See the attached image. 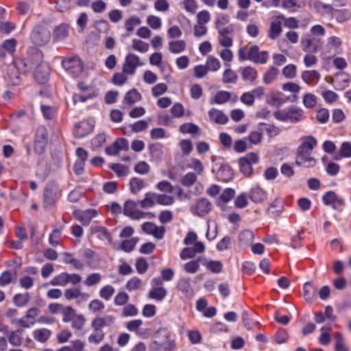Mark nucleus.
<instances>
[{
	"label": "nucleus",
	"instance_id": "obj_1",
	"mask_svg": "<svg viewBox=\"0 0 351 351\" xmlns=\"http://www.w3.org/2000/svg\"><path fill=\"white\" fill-rule=\"evenodd\" d=\"M43 54L40 51H36L32 58L27 60H21L16 62V66L23 72L26 73L34 70L35 80L38 84H45L49 77L50 69L49 64L42 60Z\"/></svg>",
	"mask_w": 351,
	"mask_h": 351
},
{
	"label": "nucleus",
	"instance_id": "obj_2",
	"mask_svg": "<svg viewBox=\"0 0 351 351\" xmlns=\"http://www.w3.org/2000/svg\"><path fill=\"white\" fill-rule=\"evenodd\" d=\"M274 117L280 121H289L296 123L304 119V110L298 107L291 106L289 108L279 110L274 113Z\"/></svg>",
	"mask_w": 351,
	"mask_h": 351
},
{
	"label": "nucleus",
	"instance_id": "obj_3",
	"mask_svg": "<svg viewBox=\"0 0 351 351\" xmlns=\"http://www.w3.org/2000/svg\"><path fill=\"white\" fill-rule=\"evenodd\" d=\"M51 35L47 25L44 23L36 24L30 34L32 42L38 46H43L47 44Z\"/></svg>",
	"mask_w": 351,
	"mask_h": 351
},
{
	"label": "nucleus",
	"instance_id": "obj_4",
	"mask_svg": "<svg viewBox=\"0 0 351 351\" xmlns=\"http://www.w3.org/2000/svg\"><path fill=\"white\" fill-rule=\"evenodd\" d=\"M323 44V38L310 33L304 34L301 38V47L303 51L311 53L317 52Z\"/></svg>",
	"mask_w": 351,
	"mask_h": 351
},
{
	"label": "nucleus",
	"instance_id": "obj_5",
	"mask_svg": "<svg viewBox=\"0 0 351 351\" xmlns=\"http://www.w3.org/2000/svg\"><path fill=\"white\" fill-rule=\"evenodd\" d=\"M49 134L47 128L40 125L38 127L35 134L34 152L37 154H42L45 152L48 144Z\"/></svg>",
	"mask_w": 351,
	"mask_h": 351
},
{
	"label": "nucleus",
	"instance_id": "obj_6",
	"mask_svg": "<svg viewBox=\"0 0 351 351\" xmlns=\"http://www.w3.org/2000/svg\"><path fill=\"white\" fill-rule=\"evenodd\" d=\"M62 66L73 77L78 76L83 71V64L77 56L64 58L62 61Z\"/></svg>",
	"mask_w": 351,
	"mask_h": 351
},
{
	"label": "nucleus",
	"instance_id": "obj_7",
	"mask_svg": "<svg viewBox=\"0 0 351 351\" xmlns=\"http://www.w3.org/2000/svg\"><path fill=\"white\" fill-rule=\"evenodd\" d=\"M58 194V186L54 183L48 184L43 195V205L45 208L51 209L55 205Z\"/></svg>",
	"mask_w": 351,
	"mask_h": 351
},
{
	"label": "nucleus",
	"instance_id": "obj_8",
	"mask_svg": "<svg viewBox=\"0 0 351 351\" xmlns=\"http://www.w3.org/2000/svg\"><path fill=\"white\" fill-rule=\"evenodd\" d=\"M212 204L210 201L204 197L199 198L195 204L190 206V212L193 215L203 217L211 210Z\"/></svg>",
	"mask_w": 351,
	"mask_h": 351
},
{
	"label": "nucleus",
	"instance_id": "obj_9",
	"mask_svg": "<svg viewBox=\"0 0 351 351\" xmlns=\"http://www.w3.org/2000/svg\"><path fill=\"white\" fill-rule=\"evenodd\" d=\"M138 205H139L138 201H126L123 205V214L134 220H139L141 218H144L145 213L136 208Z\"/></svg>",
	"mask_w": 351,
	"mask_h": 351
},
{
	"label": "nucleus",
	"instance_id": "obj_10",
	"mask_svg": "<svg viewBox=\"0 0 351 351\" xmlns=\"http://www.w3.org/2000/svg\"><path fill=\"white\" fill-rule=\"evenodd\" d=\"M144 64L141 62L139 57L134 53H128L125 58L123 65V71L129 75H134L136 69Z\"/></svg>",
	"mask_w": 351,
	"mask_h": 351
},
{
	"label": "nucleus",
	"instance_id": "obj_11",
	"mask_svg": "<svg viewBox=\"0 0 351 351\" xmlns=\"http://www.w3.org/2000/svg\"><path fill=\"white\" fill-rule=\"evenodd\" d=\"M269 56L267 51H259L258 45H253L250 47L249 60L256 64H265L267 62Z\"/></svg>",
	"mask_w": 351,
	"mask_h": 351
},
{
	"label": "nucleus",
	"instance_id": "obj_12",
	"mask_svg": "<svg viewBox=\"0 0 351 351\" xmlns=\"http://www.w3.org/2000/svg\"><path fill=\"white\" fill-rule=\"evenodd\" d=\"M295 165L304 167H313L316 165V160L311 156V154L296 151Z\"/></svg>",
	"mask_w": 351,
	"mask_h": 351
},
{
	"label": "nucleus",
	"instance_id": "obj_13",
	"mask_svg": "<svg viewBox=\"0 0 351 351\" xmlns=\"http://www.w3.org/2000/svg\"><path fill=\"white\" fill-rule=\"evenodd\" d=\"M302 143L297 148V152L312 154L313 149L317 146L316 138L311 136H304L301 138Z\"/></svg>",
	"mask_w": 351,
	"mask_h": 351
},
{
	"label": "nucleus",
	"instance_id": "obj_14",
	"mask_svg": "<svg viewBox=\"0 0 351 351\" xmlns=\"http://www.w3.org/2000/svg\"><path fill=\"white\" fill-rule=\"evenodd\" d=\"M114 320L115 317L113 315L97 317L92 321L91 327L94 330H102L104 327L110 326Z\"/></svg>",
	"mask_w": 351,
	"mask_h": 351
},
{
	"label": "nucleus",
	"instance_id": "obj_15",
	"mask_svg": "<svg viewBox=\"0 0 351 351\" xmlns=\"http://www.w3.org/2000/svg\"><path fill=\"white\" fill-rule=\"evenodd\" d=\"M93 128L94 125L91 122L83 121L75 126L73 132L76 138H82L90 134Z\"/></svg>",
	"mask_w": 351,
	"mask_h": 351
},
{
	"label": "nucleus",
	"instance_id": "obj_16",
	"mask_svg": "<svg viewBox=\"0 0 351 351\" xmlns=\"http://www.w3.org/2000/svg\"><path fill=\"white\" fill-rule=\"evenodd\" d=\"M64 295L66 300H72L76 299L78 303H80L82 301H86L88 298L87 293H82L80 288L76 287L66 289Z\"/></svg>",
	"mask_w": 351,
	"mask_h": 351
},
{
	"label": "nucleus",
	"instance_id": "obj_17",
	"mask_svg": "<svg viewBox=\"0 0 351 351\" xmlns=\"http://www.w3.org/2000/svg\"><path fill=\"white\" fill-rule=\"evenodd\" d=\"M208 114L210 121L217 124L225 125L228 121V116L218 109L211 108Z\"/></svg>",
	"mask_w": 351,
	"mask_h": 351
},
{
	"label": "nucleus",
	"instance_id": "obj_18",
	"mask_svg": "<svg viewBox=\"0 0 351 351\" xmlns=\"http://www.w3.org/2000/svg\"><path fill=\"white\" fill-rule=\"evenodd\" d=\"M322 200L325 205H332L334 209H336L337 206L343 204V200L341 198H339L336 193L332 191L324 193L322 197Z\"/></svg>",
	"mask_w": 351,
	"mask_h": 351
},
{
	"label": "nucleus",
	"instance_id": "obj_19",
	"mask_svg": "<svg viewBox=\"0 0 351 351\" xmlns=\"http://www.w3.org/2000/svg\"><path fill=\"white\" fill-rule=\"evenodd\" d=\"M249 197L254 203H261L267 199V193L259 186H256L251 189Z\"/></svg>",
	"mask_w": 351,
	"mask_h": 351
},
{
	"label": "nucleus",
	"instance_id": "obj_20",
	"mask_svg": "<svg viewBox=\"0 0 351 351\" xmlns=\"http://www.w3.org/2000/svg\"><path fill=\"white\" fill-rule=\"evenodd\" d=\"M304 297L308 302H313L317 297V287L311 282H305L303 286Z\"/></svg>",
	"mask_w": 351,
	"mask_h": 351
},
{
	"label": "nucleus",
	"instance_id": "obj_21",
	"mask_svg": "<svg viewBox=\"0 0 351 351\" xmlns=\"http://www.w3.org/2000/svg\"><path fill=\"white\" fill-rule=\"evenodd\" d=\"M201 263L204 265L208 270L214 273L219 274L222 271L223 265L219 261H208L204 257H200Z\"/></svg>",
	"mask_w": 351,
	"mask_h": 351
},
{
	"label": "nucleus",
	"instance_id": "obj_22",
	"mask_svg": "<svg viewBox=\"0 0 351 351\" xmlns=\"http://www.w3.org/2000/svg\"><path fill=\"white\" fill-rule=\"evenodd\" d=\"M69 26L66 24H60L53 30V38L54 42H60L66 39L69 36Z\"/></svg>",
	"mask_w": 351,
	"mask_h": 351
},
{
	"label": "nucleus",
	"instance_id": "obj_23",
	"mask_svg": "<svg viewBox=\"0 0 351 351\" xmlns=\"http://www.w3.org/2000/svg\"><path fill=\"white\" fill-rule=\"evenodd\" d=\"M254 232L250 230H245L240 232L239 235V243L241 247H245L251 245L254 241Z\"/></svg>",
	"mask_w": 351,
	"mask_h": 351
},
{
	"label": "nucleus",
	"instance_id": "obj_24",
	"mask_svg": "<svg viewBox=\"0 0 351 351\" xmlns=\"http://www.w3.org/2000/svg\"><path fill=\"white\" fill-rule=\"evenodd\" d=\"M217 176L220 180L228 182L233 177V170L228 165H221L217 171Z\"/></svg>",
	"mask_w": 351,
	"mask_h": 351
},
{
	"label": "nucleus",
	"instance_id": "obj_25",
	"mask_svg": "<svg viewBox=\"0 0 351 351\" xmlns=\"http://www.w3.org/2000/svg\"><path fill=\"white\" fill-rule=\"evenodd\" d=\"M142 208H149L152 207L156 202V193L147 192L145 194L143 199L138 201Z\"/></svg>",
	"mask_w": 351,
	"mask_h": 351
},
{
	"label": "nucleus",
	"instance_id": "obj_26",
	"mask_svg": "<svg viewBox=\"0 0 351 351\" xmlns=\"http://www.w3.org/2000/svg\"><path fill=\"white\" fill-rule=\"evenodd\" d=\"M167 294V291L163 287H152L148 293L150 298L160 302L165 299Z\"/></svg>",
	"mask_w": 351,
	"mask_h": 351
},
{
	"label": "nucleus",
	"instance_id": "obj_27",
	"mask_svg": "<svg viewBox=\"0 0 351 351\" xmlns=\"http://www.w3.org/2000/svg\"><path fill=\"white\" fill-rule=\"evenodd\" d=\"M141 97V95L136 89H131L126 93L123 101V104L128 106L132 105L140 100Z\"/></svg>",
	"mask_w": 351,
	"mask_h": 351
},
{
	"label": "nucleus",
	"instance_id": "obj_28",
	"mask_svg": "<svg viewBox=\"0 0 351 351\" xmlns=\"http://www.w3.org/2000/svg\"><path fill=\"white\" fill-rule=\"evenodd\" d=\"M178 289L185 295H191L192 293V289L190 284V278L188 277L180 278L178 282Z\"/></svg>",
	"mask_w": 351,
	"mask_h": 351
},
{
	"label": "nucleus",
	"instance_id": "obj_29",
	"mask_svg": "<svg viewBox=\"0 0 351 351\" xmlns=\"http://www.w3.org/2000/svg\"><path fill=\"white\" fill-rule=\"evenodd\" d=\"M282 23L280 21H272L268 32V36L272 40L276 39L282 32Z\"/></svg>",
	"mask_w": 351,
	"mask_h": 351
},
{
	"label": "nucleus",
	"instance_id": "obj_30",
	"mask_svg": "<svg viewBox=\"0 0 351 351\" xmlns=\"http://www.w3.org/2000/svg\"><path fill=\"white\" fill-rule=\"evenodd\" d=\"M258 76L256 70L252 66H246L242 69L241 77L245 82H252Z\"/></svg>",
	"mask_w": 351,
	"mask_h": 351
},
{
	"label": "nucleus",
	"instance_id": "obj_31",
	"mask_svg": "<svg viewBox=\"0 0 351 351\" xmlns=\"http://www.w3.org/2000/svg\"><path fill=\"white\" fill-rule=\"evenodd\" d=\"M333 18L339 23H343L348 20L351 16V13L348 10H332V12L330 14Z\"/></svg>",
	"mask_w": 351,
	"mask_h": 351
},
{
	"label": "nucleus",
	"instance_id": "obj_32",
	"mask_svg": "<svg viewBox=\"0 0 351 351\" xmlns=\"http://www.w3.org/2000/svg\"><path fill=\"white\" fill-rule=\"evenodd\" d=\"M186 46V42L183 40L169 42V50L171 53H180L184 51Z\"/></svg>",
	"mask_w": 351,
	"mask_h": 351
},
{
	"label": "nucleus",
	"instance_id": "obj_33",
	"mask_svg": "<svg viewBox=\"0 0 351 351\" xmlns=\"http://www.w3.org/2000/svg\"><path fill=\"white\" fill-rule=\"evenodd\" d=\"M51 331L47 328L35 330L33 332L34 338L40 343L46 342L51 336Z\"/></svg>",
	"mask_w": 351,
	"mask_h": 351
},
{
	"label": "nucleus",
	"instance_id": "obj_34",
	"mask_svg": "<svg viewBox=\"0 0 351 351\" xmlns=\"http://www.w3.org/2000/svg\"><path fill=\"white\" fill-rule=\"evenodd\" d=\"M228 68L223 73L222 80L225 84H236L238 77L236 73L230 68L229 64H226Z\"/></svg>",
	"mask_w": 351,
	"mask_h": 351
},
{
	"label": "nucleus",
	"instance_id": "obj_35",
	"mask_svg": "<svg viewBox=\"0 0 351 351\" xmlns=\"http://www.w3.org/2000/svg\"><path fill=\"white\" fill-rule=\"evenodd\" d=\"M278 73L279 71L277 68L270 66L263 75V82L267 85L271 84L277 78Z\"/></svg>",
	"mask_w": 351,
	"mask_h": 351
},
{
	"label": "nucleus",
	"instance_id": "obj_36",
	"mask_svg": "<svg viewBox=\"0 0 351 351\" xmlns=\"http://www.w3.org/2000/svg\"><path fill=\"white\" fill-rule=\"evenodd\" d=\"M68 284V273L62 272L58 275L55 276L49 285L52 286L64 287Z\"/></svg>",
	"mask_w": 351,
	"mask_h": 351
},
{
	"label": "nucleus",
	"instance_id": "obj_37",
	"mask_svg": "<svg viewBox=\"0 0 351 351\" xmlns=\"http://www.w3.org/2000/svg\"><path fill=\"white\" fill-rule=\"evenodd\" d=\"M302 78L307 84H311L320 78V74L315 70L304 71L302 73Z\"/></svg>",
	"mask_w": 351,
	"mask_h": 351
},
{
	"label": "nucleus",
	"instance_id": "obj_38",
	"mask_svg": "<svg viewBox=\"0 0 351 351\" xmlns=\"http://www.w3.org/2000/svg\"><path fill=\"white\" fill-rule=\"evenodd\" d=\"M94 232L98 233L97 237L100 240H107L109 244L112 242V238L110 233L104 226H95L93 228Z\"/></svg>",
	"mask_w": 351,
	"mask_h": 351
},
{
	"label": "nucleus",
	"instance_id": "obj_39",
	"mask_svg": "<svg viewBox=\"0 0 351 351\" xmlns=\"http://www.w3.org/2000/svg\"><path fill=\"white\" fill-rule=\"evenodd\" d=\"M30 300V295L28 292L25 293H16L13 297V302L15 306L21 307L25 306Z\"/></svg>",
	"mask_w": 351,
	"mask_h": 351
},
{
	"label": "nucleus",
	"instance_id": "obj_40",
	"mask_svg": "<svg viewBox=\"0 0 351 351\" xmlns=\"http://www.w3.org/2000/svg\"><path fill=\"white\" fill-rule=\"evenodd\" d=\"M130 191L136 194L145 187L144 180L140 178H132L130 182Z\"/></svg>",
	"mask_w": 351,
	"mask_h": 351
},
{
	"label": "nucleus",
	"instance_id": "obj_41",
	"mask_svg": "<svg viewBox=\"0 0 351 351\" xmlns=\"http://www.w3.org/2000/svg\"><path fill=\"white\" fill-rule=\"evenodd\" d=\"M315 9L322 14L330 15L332 12L333 8L330 4H326L319 1H316L313 3Z\"/></svg>",
	"mask_w": 351,
	"mask_h": 351
},
{
	"label": "nucleus",
	"instance_id": "obj_42",
	"mask_svg": "<svg viewBox=\"0 0 351 351\" xmlns=\"http://www.w3.org/2000/svg\"><path fill=\"white\" fill-rule=\"evenodd\" d=\"M197 174L194 172H189L184 175L180 180L183 186L190 187L197 182Z\"/></svg>",
	"mask_w": 351,
	"mask_h": 351
},
{
	"label": "nucleus",
	"instance_id": "obj_43",
	"mask_svg": "<svg viewBox=\"0 0 351 351\" xmlns=\"http://www.w3.org/2000/svg\"><path fill=\"white\" fill-rule=\"evenodd\" d=\"M199 256L197 259L192 260L186 263L184 265V269L186 272L189 274L196 273L199 268V263H201Z\"/></svg>",
	"mask_w": 351,
	"mask_h": 351
},
{
	"label": "nucleus",
	"instance_id": "obj_44",
	"mask_svg": "<svg viewBox=\"0 0 351 351\" xmlns=\"http://www.w3.org/2000/svg\"><path fill=\"white\" fill-rule=\"evenodd\" d=\"M71 322V326L75 330H82L86 324V318L82 314H76Z\"/></svg>",
	"mask_w": 351,
	"mask_h": 351
},
{
	"label": "nucleus",
	"instance_id": "obj_45",
	"mask_svg": "<svg viewBox=\"0 0 351 351\" xmlns=\"http://www.w3.org/2000/svg\"><path fill=\"white\" fill-rule=\"evenodd\" d=\"M230 98V93L228 91H218L214 98V101H210V104H223L227 102Z\"/></svg>",
	"mask_w": 351,
	"mask_h": 351
},
{
	"label": "nucleus",
	"instance_id": "obj_46",
	"mask_svg": "<svg viewBox=\"0 0 351 351\" xmlns=\"http://www.w3.org/2000/svg\"><path fill=\"white\" fill-rule=\"evenodd\" d=\"M206 66L208 71H217L221 67V63L218 58L209 56L207 58Z\"/></svg>",
	"mask_w": 351,
	"mask_h": 351
},
{
	"label": "nucleus",
	"instance_id": "obj_47",
	"mask_svg": "<svg viewBox=\"0 0 351 351\" xmlns=\"http://www.w3.org/2000/svg\"><path fill=\"white\" fill-rule=\"evenodd\" d=\"M149 152L152 158L160 159L163 156L162 146L160 143L150 145Z\"/></svg>",
	"mask_w": 351,
	"mask_h": 351
},
{
	"label": "nucleus",
	"instance_id": "obj_48",
	"mask_svg": "<svg viewBox=\"0 0 351 351\" xmlns=\"http://www.w3.org/2000/svg\"><path fill=\"white\" fill-rule=\"evenodd\" d=\"M110 167L112 169L119 178H124L128 173V168L119 163H112Z\"/></svg>",
	"mask_w": 351,
	"mask_h": 351
},
{
	"label": "nucleus",
	"instance_id": "obj_49",
	"mask_svg": "<svg viewBox=\"0 0 351 351\" xmlns=\"http://www.w3.org/2000/svg\"><path fill=\"white\" fill-rule=\"evenodd\" d=\"M141 23V19L136 16H133L125 21V27L127 32L130 33L134 31L135 26L138 25Z\"/></svg>",
	"mask_w": 351,
	"mask_h": 351
},
{
	"label": "nucleus",
	"instance_id": "obj_50",
	"mask_svg": "<svg viewBox=\"0 0 351 351\" xmlns=\"http://www.w3.org/2000/svg\"><path fill=\"white\" fill-rule=\"evenodd\" d=\"M199 127L191 123L182 124L180 126V132L183 134H195L199 132Z\"/></svg>",
	"mask_w": 351,
	"mask_h": 351
},
{
	"label": "nucleus",
	"instance_id": "obj_51",
	"mask_svg": "<svg viewBox=\"0 0 351 351\" xmlns=\"http://www.w3.org/2000/svg\"><path fill=\"white\" fill-rule=\"evenodd\" d=\"M148 43L138 39H133L132 49L141 53H145L149 50Z\"/></svg>",
	"mask_w": 351,
	"mask_h": 351
},
{
	"label": "nucleus",
	"instance_id": "obj_52",
	"mask_svg": "<svg viewBox=\"0 0 351 351\" xmlns=\"http://www.w3.org/2000/svg\"><path fill=\"white\" fill-rule=\"evenodd\" d=\"M277 19L284 20L285 26L290 29H295L299 26V21L294 17H285L284 15L280 14L277 16Z\"/></svg>",
	"mask_w": 351,
	"mask_h": 351
},
{
	"label": "nucleus",
	"instance_id": "obj_53",
	"mask_svg": "<svg viewBox=\"0 0 351 351\" xmlns=\"http://www.w3.org/2000/svg\"><path fill=\"white\" fill-rule=\"evenodd\" d=\"M20 332V330L12 331L8 335V341L13 346H20L22 343V337L19 334Z\"/></svg>",
	"mask_w": 351,
	"mask_h": 351
},
{
	"label": "nucleus",
	"instance_id": "obj_54",
	"mask_svg": "<svg viewBox=\"0 0 351 351\" xmlns=\"http://www.w3.org/2000/svg\"><path fill=\"white\" fill-rule=\"evenodd\" d=\"M174 202L173 197L165 194L156 193V203L162 206H170Z\"/></svg>",
	"mask_w": 351,
	"mask_h": 351
},
{
	"label": "nucleus",
	"instance_id": "obj_55",
	"mask_svg": "<svg viewBox=\"0 0 351 351\" xmlns=\"http://www.w3.org/2000/svg\"><path fill=\"white\" fill-rule=\"evenodd\" d=\"M62 310L63 315L62 322L64 323L70 322L76 315L75 314L74 309L70 306L63 307Z\"/></svg>",
	"mask_w": 351,
	"mask_h": 351
},
{
	"label": "nucleus",
	"instance_id": "obj_56",
	"mask_svg": "<svg viewBox=\"0 0 351 351\" xmlns=\"http://www.w3.org/2000/svg\"><path fill=\"white\" fill-rule=\"evenodd\" d=\"M138 313V310L137 308L132 304H129L126 305L122 311L121 315L122 317H134L136 316Z\"/></svg>",
	"mask_w": 351,
	"mask_h": 351
},
{
	"label": "nucleus",
	"instance_id": "obj_57",
	"mask_svg": "<svg viewBox=\"0 0 351 351\" xmlns=\"http://www.w3.org/2000/svg\"><path fill=\"white\" fill-rule=\"evenodd\" d=\"M317 98L312 93H306L303 97V104L307 108H313L316 105Z\"/></svg>",
	"mask_w": 351,
	"mask_h": 351
},
{
	"label": "nucleus",
	"instance_id": "obj_58",
	"mask_svg": "<svg viewBox=\"0 0 351 351\" xmlns=\"http://www.w3.org/2000/svg\"><path fill=\"white\" fill-rule=\"evenodd\" d=\"M188 168L194 169L196 174L201 175L204 171V166L202 162L197 158H192L191 162L188 165Z\"/></svg>",
	"mask_w": 351,
	"mask_h": 351
},
{
	"label": "nucleus",
	"instance_id": "obj_59",
	"mask_svg": "<svg viewBox=\"0 0 351 351\" xmlns=\"http://www.w3.org/2000/svg\"><path fill=\"white\" fill-rule=\"evenodd\" d=\"M239 166L241 172L245 176H250L252 173L253 169L252 165L249 162H246L245 159L242 158L239 159Z\"/></svg>",
	"mask_w": 351,
	"mask_h": 351
},
{
	"label": "nucleus",
	"instance_id": "obj_60",
	"mask_svg": "<svg viewBox=\"0 0 351 351\" xmlns=\"http://www.w3.org/2000/svg\"><path fill=\"white\" fill-rule=\"evenodd\" d=\"M321 95L328 104H332L338 99V95L330 90H323L321 93Z\"/></svg>",
	"mask_w": 351,
	"mask_h": 351
},
{
	"label": "nucleus",
	"instance_id": "obj_61",
	"mask_svg": "<svg viewBox=\"0 0 351 351\" xmlns=\"http://www.w3.org/2000/svg\"><path fill=\"white\" fill-rule=\"evenodd\" d=\"M101 275L99 273H93L87 276L84 281V284L87 287H93L100 282Z\"/></svg>",
	"mask_w": 351,
	"mask_h": 351
},
{
	"label": "nucleus",
	"instance_id": "obj_62",
	"mask_svg": "<svg viewBox=\"0 0 351 351\" xmlns=\"http://www.w3.org/2000/svg\"><path fill=\"white\" fill-rule=\"evenodd\" d=\"M114 293V288L111 285H106L100 289L99 295L106 300H109Z\"/></svg>",
	"mask_w": 351,
	"mask_h": 351
},
{
	"label": "nucleus",
	"instance_id": "obj_63",
	"mask_svg": "<svg viewBox=\"0 0 351 351\" xmlns=\"http://www.w3.org/2000/svg\"><path fill=\"white\" fill-rule=\"evenodd\" d=\"M339 155L341 158L351 157V144L349 142H343L339 149Z\"/></svg>",
	"mask_w": 351,
	"mask_h": 351
},
{
	"label": "nucleus",
	"instance_id": "obj_64",
	"mask_svg": "<svg viewBox=\"0 0 351 351\" xmlns=\"http://www.w3.org/2000/svg\"><path fill=\"white\" fill-rule=\"evenodd\" d=\"M335 351H348L344 344L343 337L340 333H337L335 336Z\"/></svg>",
	"mask_w": 351,
	"mask_h": 351
}]
</instances>
